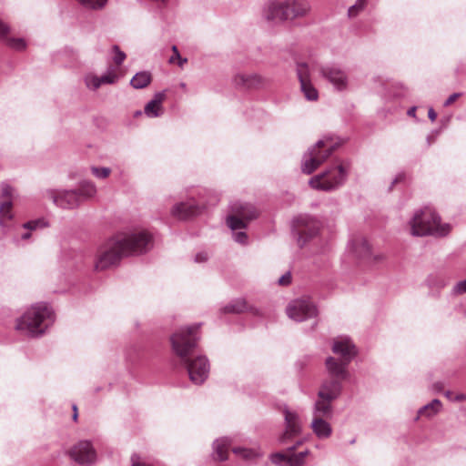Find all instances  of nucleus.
<instances>
[{
    "instance_id": "47",
    "label": "nucleus",
    "mask_w": 466,
    "mask_h": 466,
    "mask_svg": "<svg viewBox=\"0 0 466 466\" xmlns=\"http://www.w3.org/2000/svg\"><path fill=\"white\" fill-rule=\"evenodd\" d=\"M461 96V93H453L451 94L447 99L446 101L444 102V106H451L452 103H454L460 96Z\"/></svg>"
},
{
    "instance_id": "15",
    "label": "nucleus",
    "mask_w": 466,
    "mask_h": 466,
    "mask_svg": "<svg viewBox=\"0 0 466 466\" xmlns=\"http://www.w3.org/2000/svg\"><path fill=\"white\" fill-rule=\"evenodd\" d=\"M297 445L289 447L286 452L275 453L271 456V461L279 466H302L309 451L294 453Z\"/></svg>"
},
{
    "instance_id": "5",
    "label": "nucleus",
    "mask_w": 466,
    "mask_h": 466,
    "mask_svg": "<svg viewBox=\"0 0 466 466\" xmlns=\"http://www.w3.org/2000/svg\"><path fill=\"white\" fill-rule=\"evenodd\" d=\"M332 351L334 354L339 355L340 360L328 357L325 361L327 371L342 378H349L348 366L357 355L355 345L349 338H337L333 341Z\"/></svg>"
},
{
    "instance_id": "39",
    "label": "nucleus",
    "mask_w": 466,
    "mask_h": 466,
    "mask_svg": "<svg viewBox=\"0 0 466 466\" xmlns=\"http://www.w3.org/2000/svg\"><path fill=\"white\" fill-rule=\"evenodd\" d=\"M367 0H357L356 3L351 5L348 10L350 17L356 16L361 10L364 9Z\"/></svg>"
},
{
    "instance_id": "56",
    "label": "nucleus",
    "mask_w": 466,
    "mask_h": 466,
    "mask_svg": "<svg viewBox=\"0 0 466 466\" xmlns=\"http://www.w3.org/2000/svg\"><path fill=\"white\" fill-rule=\"evenodd\" d=\"M30 236H31V233L28 231V232L22 234L21 238L24 240H26L30 238Z\"/></svg>"
},
{
    "instance_id": "26",
    "label": "nucleus",
    "mask_w": 466,
    "mask_h": 466,
    "mask_svg": "<svg viewBox=\"0 0 466 466\" xmlns=\"http://www.w3.org/2000/svg\"><path fill=\"white\" fill-rule=\"evenodd\" d=\"M353 249L356 255L362 258H369L371 255L370 246L364 238H358L353 241Z\"/></svg>"
},
{
    "instance_id": "63",
    "label": "nucleus",
    "mask_w": 466,
    "mask_h": 466,
    "mask_svg": "<svg viewBox=\"0 0 466 466\" xmlns=\"http://www.w3.org/2000/svg\"><path fill=\"white\" fill-rule=\"evenodd\" d=\"M131 461H134V458H131Z\"/></svg>"
},
{
    "instance_id": "55",
    "label": "nucleus",
    "mask_w": 466,
    "mask_h": 466,
    "mask_svg": "<svg viewBox=\"0 0 466 466\" xmlns=\"http://www.w3.org/2000/svg\"><path fill=\"white\" fill-rule=\"evenodd\" d=\"M444 395H445L449 400H453L454 396H453V394H452V392H451V391L447 390V391H445Z\"/></svg>"
},
{
    "instance_id": "59",
    "label": "nucleus",
    "mask_w": 466,
    "mask_h": 466,
    "mask_svg": "<svg viewBox=\"0 0 466 466\" xmlns=\"http://www.w3.org/2000/svg\"><path fill=\"white\" fill-rule=\"evenodd\" d=\"M73 409H74V411H75L73 418H74V420H76V418H77L76 406L75 405V406L73 407Z\"/></svg>"
},
{
    "instance_id": "27",
    "label": "nucleus",
    "mask_w": 466,
    "mask_h": 466,
    "mask_svg": "<svg viewBox=\"0 0 466 466\" xmlns=\"http://www.w3.org/2000/svg\"><path fill=\"white\" fill-rule=\"evenodd\" d=\"M151 82V75L147 71L137 73L131 79L130 85L136 88L140 89L148 86Z\"/></svg>"
},
{
    "instance_id": "36",
    "label": "nucleus",
    "mask_w": 466,
    "mask_h": 466,
    "mask_svg": "<svg viewBox=\"0 0 466 466\" xmlns=\"http://www.w3.org/2000/svg\"><path fill=\"white\" fill-rule=\"evenodd\" d=\"M232 451L236 455L242 457L243 459L248 461L253 460L258 456V452L257 451L247 448H234Z\"/></svg>"
},
{
    "instance_id": "18",
    "label": "nucleus",
    "mask_w": 466,
    "mask_h": 466,
    "mask_svg": "<svg viewBox=\"0 0 466 466\" xmlns=\"http://www.w3.org/2000/svg\"><path fill=\"white\" fill-rule=\"evenodd\" d=\"M201 207L194 200L187 202H180L176 204L172 209L171 214L178 219H187L200 213Z\"/></svg>"
},
{
    "instance_id": "49",
    "label": "nucleus",
    "mask_w": 466,
    "mask_h": 466,
    "mask_svg": "<svg viewBox=\"0 0 466 466\" xmlns=\"http://www.w3.org/2000/svg\"><path fill=\"white\" fill-rule=\"evenodd\" d=\"M404 179V175L403 174H398L396 176V177L393 179V181L391 182V185L390 186V190H391L394 187L395 184H397L398 182L401 181Z\"/></svg>"
},
{
    "instance_id": "9",
    "label": "nucleus",
    "mask_w": 466,
    "mask_h": 466,
    "mask_svg": "<svg viewBox=\"0 0 466 466\" xmlns=\"http://www.w3.org/2000/svg\"><path fill=\"white\" fill-rule=\"evenodd\" d=\"M319 222L308 215H300L293 221V229L298 235V245L303 247L312 238L318 235L319 231Z\"/></svg>"
},
{
    "instance_id": "2",
    "label": "nucleus",
    "mask_w": 466,
    "mask_h": 466,
    "mask_svg": "<svg viewBox=\"0 0 466 466\" xmlns=\"http://www.w3.org/2000/svg\"><path fill=\"white\" fill-rule=\"evenodd\" d=\"M199 328L200 324L180 328L170 338L174 352L187 369L190 380L197 385L202 384L209 374V362L205 356L190 358L199 339Z\"/></svg>"
},
{
    "instance_id": "57",
    "label": "nucleus",
    "mask_w": 466,
    "mask_h": 466,
    "mask_svg": "<svg viewBox=\"0 0 466 466\" xmlns=\"http://www.w3.org/2000/svg\"><path fill=\"white\" fill-rule=\"evenodd\" d=\"M132 466H151L146 462H133Z\"/></svg>"
},
{
    "instance_id": "41",
    "label": "nucleus",
    "mask_w": 466,
    "mask_h": 466,
    "mask_svg": "<svg viewBox=\"0 0 466 466\" xmlns=\"http://www.w3.org/2000/svg\"><path fill=\"white\" fill-rule=\"evenodd\" d=\"M92 174L97 177V178H106L107 177L110 173L111 169L109 167H91Z\"/></svg>"
},
{
    "instance_id": "11",
    "label": "nucleus",
    "mask_w": 466,
    "mask_h": 466,
    "mask_svg": "<svg viewBox=\"0 0 466 466\" xmlns=\"http://www.w3.org/2000/svg\"><path fill=\"white\" fill-rule=\"evenodd\" d=\"M286 311L289 318L299 322L318 314L316 306L309 299H295L288 305Z\"/></svg>"
},
{
    "instance_id": "17",
    "label": "nucleus",
    "mask_w": 466,
    "mask_h": 466,
    "mask_svg": "<svg viewBox=\"0 0 466 466\" xmlns=\"http://www.w3.org/2000/svg\"><path fill=\"white\" fill-rule=\"evenodd\" d=\"M284 418L286 430L280 437L281 442H286L287 440L298 436L301 432V420L299 414L289 409L284 410Z\"/></svg>"
},
{
    "instance_id": "12",
    "label": "nucleus",
    "mask_w": 466,
    "mask_h": 466,
    "mask_svg": "<svg viewBox=\"0 0 466 466\" xmlns=\"http://www.w3.org/2000/svg\"><path fill=\"white\" fill-rule=\"evenodd\" d=\"M320 76L338 91L347 89L349 77L347 73L338 65L330 64L319 68Z\"/></svg>"
},
{
    "instance_id": "4",
    "label": "nucleus",
    "mask_w": 466,
    "mask_h": 466,
    "mask_svg": "<svg viewBox=\"0 0 466 466\" xmlns=\"http://www.w3.org/2000/svg\"><path fill=\"white\" fill-rule=\"evenodd\" d=\"M53 321L51 308L46 304L37 303L17 319L15 329L25 335L38 337L45 333Z\"/></svg>"
},
{
    "instance_id": "19",
    "label": "nucleus",
    "mask_w": 466,
    "mask_h": 466,
    "mask_svg": "<svg viewBox=\"0 0 466 466\" xmlns=\"http://www.w3.org/2000/svg\"><path fill=\"white\" fill-rule=\"evenodd\" d=\"M166 97L165 91L157 92L153 98L147 103L144 107V113L148 117H158L163 115L164 107L162 103Z\"/></svg>"
},
{
    "instance_id": "45",
    "label": "nucleus",
    "mask_w": 466,
    "mask_h": 466,
    "mask_svg": "<svg viewBox=\"0 0 466 466\" xmlns=\"http://www.w3.org/2000/svg\"><path fill=\"white\" fill-rule=\"evenodd\" d=\"M453 291L456 294H463L466 292V279L459 281L453 288Z\"/></svg>"
},
{
    "instance_id": "38",
    "label": "nucleus",
    "mask_w": 466,
    "mask_h": 466,
    "mask_svg": "<svg viewBox=\"0 0 466 466\" xmlns=\"http://www.w3.org/2000/svg\"><path fill=\"white\" fill-rule=\"evenodd\" d=\"M79 4L86 8L98 9L102 8L107 0H76Z\"/></svg>"
},
{
    "instance_id": "20",
    "label": "nucleus",
    "mask_w": 466,
    "mask_h": 466,
    "mask_svg": "<svg viewBox=\"0 0 466 466\" xmlns=\"http://www.w3.org/2000/svg\"><path fill=\"white\" fill-rule=\"evenodd\" d=\"M289 6V19L303 17L310 11V5L307 0H285Z\"/></svg>"
},
{
    "instance_id": "60",
    "label": "nucleus",
    "mask_w": 466,
    "mask_h": 466,
    "mask_svg": "<svg viewBox=\"0 0 466 466\" xmlns=\"http://www.w3.org/2000/svg\"><path fill=\"white\" fill-rule=\"evenodd\" d=\"M139 115H141V111H137L135 114V116H139Z\"/></svg>"
},
{
    "instance_id": "62",
    "label": "nucleus",
    "mask_w": 466,
    "mask_h": 466,
    "mask_svg": "<svg viewBox=\"0 0 466 466\" xmlns=\"http://www.w3.org/2000/svg\"><path fill=\"white\" fill-rule=\"evenodd\" d=\"M428 145H431L430 137H428Z\"/></svg>"
},
{
    "instance_id": "43",
    "label": "nucleus",
    "mask_w": 466,
    "mask_h": 466,
    "mask_svg": "<svg viewBox=\"0 0 466 466\" xmlns=\"http://www.w3.org/2000/svg\"><path fill=\"white\" fill-rule=\"evenodd\" d=\"M45 226H46V224L43 219H36V220H32V221H28V222L25 223L23 225V228L27 230H34V229H36L37 228H42Z\"/></svg>"
},
{
    "instance_id": "21",
    "label": "nucleus",
    "mask_w": 466,
    "mask_h": 466,
    "mask_svg": "<svg viewBox=\"0 0 466 466\" xmlns=\"http://www.w3.org/2000/svg\"><path fill=\"white\" fill-rule=\"evenodd\" d=\"M237 86H241L245 88H259L266 84V79L258 74L251 75H238L235 77Z\"/></svg>"
},
{
    "instance_id": "44",
    "label": "nucleus",
    "mask_w": 466,
    "mask_h": 466,
    "mask_svg": "<svg viewBox=\"0 0 466 466\" xmlns=\"http://www.w3.org/2000/svg\"><path fill=\"white\" fill-rule=\"evenodd\" d=\"M233 238L236 242L239 244L245 245L248 243V235L244 231L234 233Z\"/></svg>"
},
{
    "instance_id": "42",
    "label": "nucleus",
    "mask_w": 466,
    "mask_h": 466,
    "mask_svg": "<svg viewBox=\"0 0 466 466\" xmlns=\"http://www.w3.org/2000/svg\"><path fill=\"white\" fill-rule=\"evenodd\" d=\"M2 197L6 198V200H11L14 195V188L9 184L3 183L1 185Z\"/></svg>"
},
{
    "instance_id": "16",
    "label": "nucleus",
    "mask_w": 466,
    "mask_h": 466,
    "mask_svg": "<svg viewBox=\"0 0 466 466\" xmlns=\"http://www.w3.org/2000/svg\"><path fill=\"white\" fill-rule=\"evenodd\" d=\"M289 6H287L285 1H270L268 2L263 10V17L269 23L279 24L289 20Z\"/></svg>"
},
{
    "instance_id": "40",
    "label": "nucleus",
    "mask_w": 466,
    "mask_h": 466,
    "mask_svg": "<svg viewBox=\"0 0 466 466\" xmlns=\"http://www.w3.org/2000/svg\"><path fill=\"white\" fill-rule=\"evenodd\" d=\"M112 52L114 54L113 56V61L116 66L122 65L124 60L126 59V54L119 49L117 46H114L112 47Z\"/></svg>"
},
{
    "instance_id": "50",
    "label": "nucleus",
    "mask_w": 466,
    "mask_h": 466,
    "mask_svg": "<svg viewBox=\"0 0 466 466\" xmlns=\"http://www.w3.org/2000/svg\"><path fill=\"white\" fill-rule=\"evenodd\" d=\"M207 259H208L207 253H198L196 255V258H195V260L197 262H203V261H206Z\"/></svg>"
},
{
    "instance_id": "33",
    "label": "nucleus",
    "mask_w": 466,
    "mask_h": 466,
    "mask_svg": "<svg viewBox=\"0 0 466 466\" xmlns=\"http://www.w3.org/2000/svg\"><path fill=\"white\" fill-rule=\"evenodd\" d=\"M247 309V303L244 299H237L223 308L225 313H241Z\"/></svg>"
},
{
    "instance_id": "10",
    "label": "nucleus",
    "mask_w": 466,
    "mask_h": 466,
    "mask_svg": "<svg viewBox=\"0 0 466 466\" xmlns=\"http://www.w3.org/2000/svg\"><path fill=\"white\" fill-rule=\"evenodd\" d=\"M69 456L76 463L90 466L96 463L97 453L89 441H79L69 450Z\"/></svg>"
},
{
    "instance_id": "29",
    "label": "nucleus",
    "mask_w": 466,
    "mask_h": 466,
    "mask_svg": "<svg viewBox=\"0 0 466 466\" xmlns=\"http://www.w3.org/2000/svg\"><path fill=\"white\" fill-rule=\"evenodd\" d=\"M101 86L103 85H114L117 83L120 76L116 72V68L114 66H108L106 73L102 76H98Z\"/></svg>"
},
{
    "instance_id": "8",
    "label": "nucleus",
    "mask_w": 466,
    "mask_h": 466,
    "mask_svg": "<svg viewBox=\"0 0 466 466\" xmlns=\"http://www.w3.org/2000/svg\"><path fill=\"white\" fill-rule=\"evenodd\" d=\"M231 214L227 218V224L232 230L246 228L248 223L255 219L258 212L249 203L234 202L230 206Z\"/></svg>"
},
{
    "instance_id": "25",
    "label": "nucleus",
    "mask_w": 466,
    "mask_h": 466,
    "mask_svg": "<svg viewBox=\"0 0 466 466\" xmlns=\"http://www.w3.org/2000/svg\"><path fill=\"white\" fill-rule=\"evenodd\" d=\"M229 446L230 440L228 438H221L216 440L213 443L216 458L219 461L227 460Z\"/></svg>"
},
{
    "instance_id": "3",
    "label": "nucleus",
    "mask_w": 466,
    "mask_h": 466,
    "mask_svg": "<svg viewBox=\"0 0 466 466\" xmlns=\"http://www.w3.org/2000/svg\"><path fill=\"white\" fill-rule=\"evenodd\" d=\"M410 234L415 237L443 238L451 231V225L441 223V217L431 207L417 210L410 220Z\"/></svg>"
},
{
    "instance_id": "31",
    "label": "nucleus",
    "mask_w": 466,
    "mask_h": 466,
    "mask_svg": "<svg viewBox=\"0 0 466 466\" xmlns=\"http://www.w3.org/2000/svg\"><path fill=\"white\" fill-rule=\"evenodd\" d=\"M426 281L431 289H441L448 284L447 278L441 274H431Z\"/></svg>"
},
{
    "instance_id": "30",
    "label": "nucleus",
    "mask_w": 466,
    "mask_h": 466,
    "mask_svg": "<svg viewBox=\"0 0 466 466\" xmlns=\"http://www.w3.org/2000/svg\"><path fill=\"white\" fill-rule=\"evenodd\" d=\"M79 194V199L83 198H90L94 197L96 193V187L94 183L90 181L84 180L80 183L78 190H76Z\"/></svg>"
},
{
    "instance_id": "51",
    "label": "nucleus",
    "mask_w": 466,
    "mask_h": 466,
    "mask_svg": "<svg viewBox=\"0 0 466 466\" xmlns=\"http://www.w3.org/2000/svg\"><path fill=\"white\" fill-rule=\"evenodd\" d=\"M432 390L436 392H440L443 390V383L441 381L435 382L432 384Z\"/></svg>"
},
{
    "instance_id": "48",
    "label": "nucleus",
    "mask_w": 466,
    "mask_h": 466,
    "mask_svg": "<svg viewBox=\"0 0 466 466\" xmlns=\"http://www.w3.org/2000/svg\"><path fill=\"white\" fill-rule=\"evenodd\" d=\"M172 51L174 53V56L170 57L169 62L173 63L175 59H181V56L178 52V49L176 46H172Z\"/></svg>"
},
{
    "instance_id": "28",
    "label": "nucleus",
    "mask_w": 466,
    "mask_h": 466,
    "mask_svg": "<svg viewBox=\"0 0 466 466\" xmlns=\"http://www.w3.org/2000/svg\"><path fill=\"white\" fill-rule=\"evenodd\" d=\"M441 406L442 405L441 400L438 399H434L430 403L424 405L419 410V416H434L441 410Z\"/></svg>"
},
{
    "instance_id": "24",
    "label": "nucleus",
    "mask_w": 466,
    "mask_h": 466,
    "mask_svg": "<svg viewBox=\"0 0 466 466\" xmlns=\"http://www.w3.org/2000/svg\"><path fill=\"white\" fill-rule=\"evenodd\" d=\"M324 419L325 418L314 417L311 421L312 431L319 439H327L332 433L330 424Z\"/></svg>"
},
{
    "instance_id": "52",
    "label": "nucleus",
    "mask_w": 466,
    "mask_h": 466,
    "mask_svg": "<svg viewBox=\"0 0 466 466\" xmlns=\"http://www.w3.org/2000/svg\"><path fill=\"white\" fill-rule=\"evenodd\" d=\"M428 116H429V118H430L432 122H434V121L436 120V118H437V114H436V112L434 111V109H433L432 107H431V108L429 109V111H428Z\"/></svg>"
},
{
    "instance_id": "6",
    "label": "nucleus",
    "mask_w": 466,
    "mask_h": 466,
    "mask_svg": "<svg viewBox=\"0 0 466 466\" xmlns=\"http://www.w3.org/2000/svg\"><path fill=\"white\" fill-rule=\"evenodd\" d=\"M340 141H334L332 137H327L319 139L310 147L303 155L301 170L309 175L323 164L332 153L340 146Z\"/></svg>"
},
{
    "instance_id": "46",
    "label": "nucleus",
    "mask_w": 466,
    "mask_h": 466,
    "mask_svg": "<svg viewBox=\"0 0 466 466\" xmlns=\"http://www.w3.org/2000/svg\"><path fill=\"white\" fill-rule=\"evenodd\" d=\"M291 283V274L290 272H286L279 279V284L281 286H288Z\"/></svg>"
},
{
    "instance_id": "61",
    "label": "nucleus",
    "mask_w": 466,
    "mask_h": 466,
    "mask_svg": "<svg viewBox=\"0 0 466 466\" xmlns=\"http://www.w3.org/2000/svg\"><path fill=\"white\" fill-rule=\"evenodd\" d=\"M353 443H355V439L350 441V444H353Z\"/></svg>"
},
{
    "instance_id": "58",
    "label": "nucleus",
    "mask_w": 466,
    "mask_h": 466,
    "mask_svg": "<svg viewBox=\"0 0 466 466\" xmlns=\"http://www.w3.org/2000/svg\"><path fill=\"white\" fill-rule=\"evenodd\" d=\"M177 60H178L179 66H182L187 62V58L181 57V59H177Z\"/></svg>"
},
{
    "instance_id": "35",
    "label": "nucleus",
    "mask_w": 466,
    "mask_h": 466,
    "mask_svg": "<svg viewBox=\"0 0 466 466\" xmlns=\"http://www.w3.org/2000/svg\"><path fill=\"white\" fill-rule=\"evenodd\" d=\"M84 82L86 86L92 91H96L102 86L98 76L93 73L86 74L84 77Z\"/></svg>"
},
{
    "instance_id": "14",
    "label": "nucleus",
    "mask_w": 466,
    "mask_h": 466,
    "mask_svg": "<svg viewBox=\"0 0 466 466\" xmlns=\"http://www.w3.org/2000/svg\"><path fill=\"white\" fill-rule=\"evenodd\" d=\"M347 379L328 371V378L322 381L318 397L337 400L342 392V382Z\"/></svg>"
},
{
    "instance_id": "7",
    "label": "nucleus",
    "mask_w": 466,
    "mask_h": 466,
    "mask_svg": "<svg viewBox=\"0 0 466 466\" xmlns=\"http://www.w3.org/2000/svg\"><path fill=\"white\" fill-rule=\"evenodd\" d=\"M349 170L348 167L339 163L335 167H331L322 173L312 177L309 184V186L318 190L322 191H334L342 187L348 179Z\"/></svg>"
},
{
    "instance_id": "34",
    "label": "nucleus",
    "mask_w": 466,
    "mask_h": 466,
    "mask_svg": "<svg viewBox=\"0 0 466 466\" xmlns=\"http://www.w3.org/2000/svg\"><path fill=\"white\" fill-rule=\"evenodd\" d=\"M12 218V201L5 200L0 205V225Z\"/></svg>"
},
{
    "instance_id": "1",
    "label": "nucleus",
    "mask_w": 466,
    "mask_h": 466,
    "mask_svg": "<svg viewBox=\"0 0 466 466\" xmlns=\"http://www.w3.org/2000/svg\"><path fill=\"white\" fill-rule=\"evenodd\" d=\"M152 247V236L146 230L120 233L108 239L96 253L95 269L106 270L128 255L144 253Z\"/></svg>"
},
{
    "instance_id": "32",
    "label": "nucleus",
    "mask_w": 466,
    "mask_h": 466,
    "mask_svg": "<svg viewBox=\"0 0 466 466\" xmlns=\"http://www.w3.org/2000/svg\"><path fill=\"white\" fill-rule=\"evenodd\" d=\"M300 90L309 101H316L319 98V92L311 81L300 83Z\"/></svg>"
},
{
    "instance_id": "13",
    "label": "nucleus",
    "mask_w": 466,
    "mask_h": 466,
    "mask_svg": "<svg viewBox=\"0 0 466 466\" xmlns=\"http://www.w3.org/2000/svg\"><path fill=\"white\" fill-rule=\"evenodd\" d=\"M45 197L62 208H75L80 203L79 194L76 190L47 189Z\"/></svg>"
},
{
    "instance_id": "23",
    "label": "nucleus",
    "mask_w": 466,
    "mask_h": 466,
    "mask_svg": "<svg viewBox=\"0 0 466 466\" xmlns=\"http://www.w3.org/2000/svg\"><path fill=\"white\" fill-rule=\"evenodd\" d=\"M334 400H335L318 397L314 404L313 416L317 418H331L333 414L332 401Z\"/></svg>"
},
{
    "instance_id": "22",
    "label": "nucleus",
    "mask_w": 466,
    "mask_h": 466,
    "mask_svg": "<svg viewBox=\"0 0 466 466\" xmlns=\"http://www.w3.org/2000/svg\"><path fill=\"white\" fill-rule=\"evenodd\" d=\"M9 27L0 20V39L5 40V44L12 49L16 51H23L26 47V43L24 38L7 37Z\"/></svg>"
},
{
    "instance_id": "54",
    "label": "nucleus",
    "mask_w": 466,
    "mask_h": 466,
    "mask_svg": "<svg viewBox=\"0 0 466 466\" xmlns=\"http://www.w3.org/2000/svg\"><path fill=\"white\" fill-rule=\"evenodd\" d=\"M416 110H417V107H416V106H412V107H410V108L408 110V112H407L408 116L414 117V116H416Z\"/></svg>"
},
{
    "instance_id": "37",
    "label": "nucleus",
    "mask_w": 466,
    "mask_h": 466,
    "mask_svg": "<svg viewBox=\"0 0 466 466\" xmlns=\"http://www.w3.org/2000/svg\"><path fill=\"white\" fill-rule=\"evenodd\" d=\"M297 75L299 83L310 81L309 66L306 63H298Z\"/></svg>"
},
{
    "instance_id": "53",
    "label": "nucleus",
    "mask_w": 466,
    "mask_h": 466,
    "mask_svg": "<svg viewBox=\"0 0 466 466\" xmlns=\"http://www.w3.org/2000/svg\"><path fill=\"white\" fill-rule=\"evenodd\" d=\"M463 400H466V394L460 393V394L455 395L453 398V401H463Z\"/></svg>"
}]
</instances>
